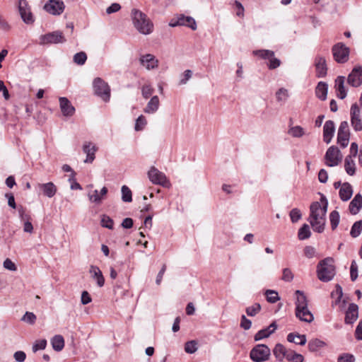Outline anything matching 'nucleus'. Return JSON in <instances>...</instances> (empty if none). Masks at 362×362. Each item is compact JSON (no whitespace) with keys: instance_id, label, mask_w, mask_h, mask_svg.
<instances>
[{"instance_id":"nucleus-1","label":"nucleus","mask_w":362,"mask_h":362,"mask_svg":"<svg viewBox=\"0 0 362 362\" xmlns=\"http://www.w3.org/2000/svg\"><path fill=\"white\" fill-rule=\"evenodd\" d=\"M328 202L324 195H322L320 202H315L310 206L309 222L313 230L322 233L325 229V215L327 210Z\"/></svg>"},{"instance_id":"nucleus-2","label":"nucleus","mask_w":362,"mask_h":362,"mask_svg":"<svg viewBox=\"0 0 362 362\" xmlns=\"http://www.w3.org/2000/svg\"><path fill=\"white\" fill-rule=\"evenodd\" d=\"M131 16L134 26L140 33L149 35L153 32V24L144 13L134 8Z\"/></svg>"},{"instance_id":"nucleus-3","label":"nucleus","mask_w":362,"mask_h":362,"mask_svg":"<svg viewBox=\"0 0 362 362\" xmlns=\"http://www.w3.org/2000/svg\"><path fill=\"white\" fill-rule=\"evenodd\" d=\"M317 277L324 282L331 281L335 275L334 260L327 257L320 261L317 265Z\"/></svg>"},{"instance_id":"nucleus-4","label":"nucleus","mask_w":362,"mask_h":362,"mask_svg":"<svg viewBox=\"0 0 362 362\" xmlns=\"http://www.w3.org/2000/svg\"><path fill=\"white\" fill-rule=\"evenodd\" d=\"M334 59L339 64H344L349 60L350 49L342 42H338L332 48Z\"/></svg>"},{"instance_id":"nucleus-5","label":"nucleus","mask_w":362,"mask_h":362,"mask_svg":"<svg viewBox=\"0 0 362 362\" xmlns=\"http://www.w3.org/2000/svg\"><path fill=\"white\" fill-rule=\"evenodd\" d=\"M270 356V349L264 344H257L250 351V357L254 362L267 361Z\"/></svg>"},{"instance_id":"nucleus-6","label":"nucleus","mask_w":362,"mask_h":362,"mask_svg":"<svg viewBox=\"0 0 362 362\" xmlns=\"http://www.w3.org/2000/svg\"><path fill=\"white\" fill-rule=\"evenodd\" d=\"M93 85L95 93L100 96L104 101H109L110 89L107 83L102 78H96L94 79Z\"/></svg>"},{"instance_id":"nucleus-7","label":"nucleus","mask_w":362,"mask_h":362,"mask_svg":"<svg viewBox=\"0 0 362 362\" xmlns=\"http://www.w3.org/2000/svg\"><path fill=\"white\" fill-rule=\"evenodd\" d=\"M342 160V155L337 147L330 146L325 155V164L329 167H334L339 164Z\"/></svg>"},{"instance_id":"nucleus-8","label":"nucleus","mask_w":362,"mask_h":362,"mask_svg":"<svg viewBox=\"0 0 362 362\" xmlns=\"http://www.w3.org/2000/svg\"><path fill=\"white\" fill-rule=\"evenodd\" d=\"M149 180L155 185H160L165 187H169L170 183L165 175L159 171L155 167H151L148 173Z\"/></svg>"},{"instance_id":"nucleus-9","label":"nucleus","mask_w":362,"mask_h":362,"mask_svg":"<svg viewBox=\"0 0 362 362\" xmlns=\"http://www.w3.org/2000/svg\"><path fill=\"white\" fill-rule=\"evenodd\" d=\"M40 40V45H46L63 43L66 41V39L62 32L54 31L46 35H41Z\"/></svg>"},{"instance_id":"nucleus-10","label":"nucleus","mask_w":362,"mask_h":362,"mask_svg":"<svg viewBox=\"0 0 362 362\" xmlns=\"http://www.w3.org/2000/svg\"><path fill=\"white\" fill-rule=\"evenodd\" d=\"M349 136L350 132L348 122L346 121L341 122L337 133L338 144L342 148L346 147L349 144Z\"/></svg>"},{"instance_id":"nucleus-11","label":"nucleus","mask_w":362,"mask_h":362,"mask_svg":"<svg viewBox=\"0 0 362 362\" xmlns=\"http://www.w3.org/2000/svg\"><path fill=\"white\" fill-rule=\"evenodd\" d=\"M360 113L358 105L356 103L353 104L350 110L351 124L356 132L362 130V119Z\"/></svg>"},{"instance_id":"nucleus-12","label":"nucleus","mask_w":362,"mask_h":362,"mask_svg":"<svg viewBox=\"0 0 362 362\" xmlns=\"http://www.w3.org/2000/svg\"><path fill=\"white\" fill-rule=\"evenodd\" d=\"M18 10L21 18L25 23L32 24L34 22V17L25 0L18 1Z\"/></svg>"},{"instance_id":"nucleus-13","label":"nucleus","mask_w":362,"mask_h":362,"mask_svg":"<svg viewBox=\"0 0 362 362\" xmlns=\"http://www.w3.org/2000/svg\"><path fill=\"white\" fill-rule=\"evenodd\" d=\"M18 10L21 18L25 23L32 24L34 22V17L25 0L18 1Z\"/></svg>"},{"instance_id":"nucleus-14","label":"nucleus","mask_w":362,"mask_h":362,"mask_svg":"<svg viewBox=\"0 0 362 362\" xmlns=\"http://www.w3.org/2000/svg\"><path fill=\"white\" fill-rule=\"evenodd\" d=\"M18 10L21 18L25 23L32 24L34 22V17L25 0L18 1Z\"/></svg>"},{"instance_id":"nucleus-15","label":"nucleus","mask_w":362,"mask_h":362,"mask_svg":"<svg viewBox=\"0 0 362 362\" xmlns=\"http://www.w3.org/2000/svg\"><path fill=\"white\" fill-rule=\"evenodd\" d=\"M64 4L60 0H49L44 6L45 10L52 15H59L64 10Z\"/></svg>"},{"instance_id":"nucleus-16","label":"nucleus","mask_w":362,"mask_h":362,"mask_svg":"<svg viewBox=\"0 0 362 362\" xmlns=\"http://www.w3.org/2000/svg\"><path fill=\"white\" fill-rule=\"evenodd\" d=\"M348 83L353 87H358L362 84V67L356 66L348 76Z\"/></svg>"},{"instance_id":"nucleus-17","label":"nucleus","mask_w":362,"mask_h":362,"mask_svg":"<svg viewBox=\"0 0 362 362\" xmlns=\"http://www.w3.org/2000/svg\"><path fill=\"white\" fill-rule=\"evenodd\" d=\"M315 66L317 77L323 78L327 75V66L326 59L324 57L317 56L315 57Z\"/></svg>"},{"instance_id":"nucleus-18","label":"nucleus","mask_w":362,"mask_h":362,"mask_svg":"<svg viewBox=\"0 0 362 362\" xmlns=\"http://www.w3.org/2000/svg\"><path fill=\"white\" fill-rule=\"evenodd\" d=\"M83 151L86 154V158L84 163H92L95 158V153L97 151L96 146L91 142H85L83 145Z\"/></svg>"},{"instance_id":"nucleus-19","label":"nucleus","mask_w":362,"mask_h":362,"mask_svg":"<svg viewBox=\"0 0 362 362\" xmlns=\"http://www.w3.org/2000/svg\"><path fill=\"white\" fill-rule=\"evenodd\" d=\"M335 125L333 121L327 120L323 127V141L326 144H329L334 136Z\"/></svg>"},{"instance_id":"nucleus-20","label":"nucleus","mask_w":362,"mask_h":362,"mask_svg":"<svg viewBox=\"0 0 362 362\" xmlns=\"http://www.w3.org/2000/svg\"><path fill=\"white\" fill-rule=\"evenodd\" d=\"M59 105L64 116L71 117L74 114L75 108L66 98H59Z\"/></svg>"},{"instance_id":"nucleus-21","label":"nucleus","mask_w":362,"mask_h":362,"mask_svg":"<svg viewBox=\"0 0 362 362\" xmlns=\"http://www.w3.org/2000/svg\"><path fill=\"white\" fill-rule=\"evenodd\" d=\"M107 193V188L106 187H103L100 192H98L97 189L90 191L88 193V197L90 202L96 204H100Z\"/></svg>"},{"instance_id":"nucleus-22","label":"nucleus","mask_w":362,"mask_h":362,"mask_svg":"<svg viewBox=\"0 0 362 362\" xmlns=\"http://www.w3.org/2000/svg\"><path fill=\"white\" fill-rule=\"evenodd\" d=\"M139 61L141 65L145 66L148 70L156 69L158 65V59L151 54L141 56Z\"/></svg>"},{"instance_id":"nucleus-23","label":"nucleus","mask_w":362,"mask_h":362,"mask_svg":"<svg viewBox=\"0 0 362 362\" xmlns=\"http://www.w3.org/2000/svg\"><path fill=\"white\" fill-rule=\"evenodd\" d=\"M358 307L355 303H351L346 312L345 322L353 324L358 317Z\"/></svg>"},{"instance_id":"nucleus-24","label":"nucleus","mask_w":362,"mask_h":362,"mask_svg":"<svg viewBox=\"0 0 362 362\" xmlns=\"http://www.w3.org/2000/svg\"><path fill=\"white\" fill-rule=\"evenodd\" d=\"M89 273L91 278L96 281L97 285L99 287H103L104 286L105 278L98 267L90 265L89 268Z\"/></svg>"},{"instance_id":"nucleus-25","label":"nucleus","mask_w":362,"mask_h":362,"mask_svg":"<svg viewBox=\"0 0 362 362\" xmlns=\"http://www.w3.org/2000/svg\"><path fill=\"white\" fill-rule=\"evenodd\" d=\"M280 297L276 291L273 290V313L278 316H283L286 313L283 303L280 302Z\"/></svg>"},{"instance_id":"nucleus-26","label":"nucleus","mask_w":362,"mask_h":362,"mask_svg":"<svg viewBox=\"0 0 362 362\" xmlns=\"http://www.w3.org/2000/svg\"><path fill=\"white\" fill-rule=\"evenodd\" d=\"M345 77L338 76L335 79L334 88L337 91V95L340 99H344L346 97L347 93L344 86Z\"/></svg>"},{"instance_id":"nucleus-27","label":"nucleus","mask_w":362,"mask_h":362,"mask_svg":"<svg viewBox=\"0 0 362 362\" xmlns=\"http://www.w3.org/2000/svg\"><path fill=\"white\" fill-rule=\"evenodd\" d=\"M362 208V195L356 194L354 199L351 201L349 206V211L351 214H357Z\"/></svg>"},{"instance_id":"nucleus-28","label":"nucleus","mask_w":362,"mask_h":362,"mask_svg":"<svg viewBox=\"0 0 362 362\" xmlns=\"http://www.w3.org/2000/svg\"><path fill=\"white\" fill-rule=\"evenodd\" d=\"M296 316L300 321L305 322H311L314 320L313 313L308 309V307H305L303 309H299L296 310Z\"/></svg>"},{"instance_id":"nucleus-29","label":"nucleus","mask_w":362,"mask_h":362,"mask_svg":"<svg viewBox=\"0 0 362 362\" xmlns=\"http://www.w3.org/2000/svg\"><path fill=\"white\" fill-rule=\"evenodd\" d=\"M339 197L342 201H348L353 194L352 186L349 182L343 183L339 189Z\"/></svg>"},{"instance_id":"nucleus-30","label":"nucleus","mask_w":362,"mask_h":362,"mask_svg":"<svg viewBox=\"0 0 362 362\" xmlns=\"http://www.w3.org/2000/svg\"><path fill=\"white\" fill-rule=\"evenodd\" d=\"M38 188L42 192L44 195L50 198L54 197L57 192V187L51 182L45 184H38Z\"/></svg>"},{"instance_id":"nucleus-31","label":"nucleus","mask_w":362,"mask_h":362,"mask_svg":"<svg viewBox=\"0 0 362 362\" xmlns=\"http://www.w3.org/2000/svg\"><path fill=\"white\" fill-rule=\"evenodd\" d=\"M160 100L157 95L153 96L144 109V112L146 114H153L159 108Z\"/></svg>"},{"instance_id":"nucleus-32","label":"nucleus","mask_w":362,"mask_h":362,"mask_svg":"<svg viewBox=\"0 0 362 362\" xmlns=\"http://www.w3.org/2000/svg\"><path fill=\"white\" fill-rule=\"evenodd\" d=\"M327 90L328 85L325 82L320 81L318 83L315 89L316 96L319 99L325 100L327 98Z\"/></svg>"},{"instance_id":"nucleus-33","label":"nucleus","mask_w":362,"mask_h":362,"mask_svg":"<svg viewBox=\"0 0 362 362\" xmlns=\"http://www.w3.org/2000/svg\"><path fill=\"white\" fill-rule=\"evenodd\" d=\"M252 54L255 57H257L259 59H268L269 62L267 63V66L269 69H272V52L269 50H268V49L254 50L252 52Z\"/></svg>"},{"instance_id":"nucleus-34","label":"nucleus","mask_w":362,"mask_h":362,"mask_svg":"<svg viewBox=\"0 0 362 362\" xmlns=\"http://www.w3.org/2000/svg\"><path fill=\"white\" fill-rule=\"evenodd\" d=\"M289 350L290 349H286L283 345L278 344L273 349V354L279 361H282L284 359L286 358Z\"/></svg>"},{"instance_id":"nucleus-35","label":"nucleus","mask_w":362,"mask_h":362,"mask_svg":"<svg viewBox=\"0 0 362 362\" xmlns=\"http://www.w3.org/2000/svg\"><path fill=\"white\" fill-rule=\"evenodd\" d=\"M354 157L346 156L344 160V169L346 173L353 176L356 173V163L354 160Z\"/></svg>"},{"instance_id":"nucleus-36","label":"nucleus","mask_w":362,"mask_h":362,"mask_svg":"<svg viewBox=\"0 0 362 362\" xmlns=\"http://www.w3.org/2000/svg\"><path fill=\"white\" fill-rule=\"evenodd\" d=\"M296 310L303 309L308 306V300L305 294L300 291H296Z\"/></svg>"},{"instance_id":"nucleus-37","label":"nucleus","mask_w":362,"mask_h":362,"mask_svg":"<svg viewBox=\"0 0 362 362\" xmlns=\"http://www.w3.org/2000/svg\"><path fill=\"white\" fill-rule=\"evenodd\" d=\"M180 22L183 23L181 25L187 26L192 30H195L197 29V23L195 20L190 16H185L183 14L179 16Z\"/></svg>"},{"instance_id":"nucleus-38","label":"nucleus","mask_w":362,"mask_h":362,"mask_svg":"<svg viewBox=\"0 0 362 362\" xmlns=\"http://www.w3.org/2000/svg\"><path fill=\"white\" fill-rule=\"evenodd\" d=\"M52 345L53 349L57 351L62 350L64 346V340L63 337L61 335L54 336L52 339Z\"/></svg>"},{"instance_id":"nucleus-39","label":"nucleus","mask_w":362,"mask_h":362,"mask_svg":"<svg viewBox=\"0 0 362 362\" xmlns=\"http://www.w3.org/2000/svg\"><path fill=\"white\" fill-rule=\"evenodd\" d=\"M286 360L288 362H303L304 357L302 354H297L293 350H289L287 354Z\"/></svg>"},{"instance_id":"nucleus-40","label":"nucleus","mask_w":362,"mask_h":362,"mask_svg":"<svg viewBox=\"0 0 362 362\" xmlns=\"http://www.w3.org/2000/svg\"><path fill=\"white\" fill-rule=\"evenodd\" d=\"M325 346V343L318 339H313L308 342V349L310 351H317L318 349Z\"/></svg>"},{"instance_id":"nucleus-41","label":"nucleus","mask_w":362,"mask_h":362,"mask_svg":"<svg viewBox=\"0 0 362 362\" xmlns=\"http://www.w3.org/2000/svg\"><path fill=\"white\" fill-rule=\"evenodd\" d=\"M362 231V220L358 221L354 223L351 227L350 234L353 238L358 237Z\"/></svg>"},{"instance_id":"nucleus-42","label":"nucleus","mask_w":362,"mask_h":362,"mask_svg":"<svg viewBox=\"0 0 362 362\" xmlns=\"http://www.w3.org/2000/svg\"><path fill=\"white\" fill-rule=\"evenodd\" d=\"M121 191L122 201L124 202H131L132 201V194L130 189L127 186L123 185Z\"/></svg>"},{"instance_id":"nucleus-43","label":"nucleus","mask_w":362,"mask_h":362,"mask_svg":"<svg viewBox=\"0 0 362 362\" xmlns=\"http://www.w3.org/2000/svg\"><path fill=\"white\" fill-rule=\"evenodd\" d=\"M310 230L309 226L308 224H303V226L299 229L298 231V238L300 240H305L308 238L310 236Z\"/></svg>"},{"instance_id":"nucleus-44","label":"nucleus","mask_w":362,"mask_h":362,"mask_svg":"<svg viewBox=\"0 0 362 362\" xmlns=\"http://www.w3.org/2000/svg\"><path fill=\"white\" fill-rule=\"evenodd\" d=\"M276 98L277 102L281 103H285L288 98V90L284 88H280L276 93Z\"/></svg>"},{"instance_id":"nucleus-45","label":"nucleus","mask_w":362,"mask_h":362,"mask_svg":"<svg viewBox=\"0 0 362 362\" xmlns=\"http://www.w3.org/2000/svg\"><path fill=\"white\" fill-rule=\"evenodd\" d=\"M197 349V342L194 340L189 341L185 344V351L187 354H194Z\"/></svg>"},{"instance_id":"nucleus-46","label":"nucleus","mask_w":362,"mask_h":362,"mask_svg":"<svg viewBox=\"0 0 362 362\" xmlns=\"http://www.w3.org/2000/svg\"><path fill=\"white\" fill-rule=\"evenodd\" d=\"M329 220L331 226L334 230L339 225V214L337 211H333L329 214Z\"/></svg>"},{"instance_id":"nucleus-47","label":"nucleus","mask_w":362,"mask_h":362,"mask_svg":"<svg viewBox=\"0 0 362 362\" xmlns=\"http://www.w3.org/2000/svg\"><path fill=\"white\" fill-rule=\"evenodd\" d=\"M272 327V325H270L267 329H262L259 331L255 335V340L259 341L262 339L267 338L270 336L272 334V331L269 330L270 327Z\"/></svg>"},{"instance_id":"nucleus-48","label":"nucleus","mask_w":362,"mask_h":362,"mask_svg":"<svg viewBox=\"0 0 362 362\" xmlns=\"http://www.w3.org/2000/svg\"><path fill=\"white\" fill-rule=\"evenodd\" d=\"M153 92L154 89L149 83L144 84L141 88L142 96L146 99L148 98Z\"/></svg>"},{"instance_id":"nucleus-49","label":"nucleus","mask_w":362,"mask_h":362,"mask_svg":"<svg viewBox=\"0 0 362 362\" xmlns=\"http://www.w3.org/2000/svg\"><path fill=\"white\" fill-rule=\"evenodd\" d=\"M86 59L87 55L83 52H78L74 56V62L78 65L84 64Z\"/></svg>"},{"instance_id":"nucleus-50","label":"nucleus","mask_w":362,"mask_h":362,"mask_svg":"<svg viewBox=\"0 0 362 362\" xmlns=\"http://www.w3.org/2000/svg\"><path fill=\"white\" fill-rule=\"evenodd\" d=\"M36 319L37 317L33 313L26 312L22 317L21 320L29 325H33L35 324Z\"/></svg>"},{"instance_id":"nucleus-51","label":"nucleus","mask_w":362,"mask_h":362,"mask_svg":"<svg viewBox=\"0 0 362 362\" xmlns=\"http://www.w3.org/2000/svg\"><path fill=\"white\" fill-rule=\"evenodd\" d=\"M114 222L112 219L107 216V215H103L101 218V226L103 227L112 229L113 228Z\"/></svg>"},{"instance_id":"nucleus-52","label":"nucleus","mask_w":362,"mask_h":362,"mask_svg":"<svg viewBox=\"0 0 362 362\" xmlns=\"http://www.w3.org/2000/svg\"><path fill=\"white\" fill-rule=\"evenodd\" d=\"M261 306L259 303H255L254 305L247 307L246 308V313L249 316L256 315L260 310Z\"/></svg>"},{"instance_id":"nucleus-53","label":"nucleus","mask_w":362,"mask_h":362,"mask_svg":"<svg viewBox=\"0 0 362 362\" xmlns=\"http://www.w3.org/2000/svg\"><path fill=\"white\" fill-rule=\"evenodd\" d=\"M288 133L293 137H300L304 134V131L301 127L296 126L290 128Z\"/></svg>"},{"instance_id":"nucleus-54","label":"nucleus","mask_w":362,"mask_h":362,"mask_svg":"<svg viewBox=\"0 0 362 362\" xmlns=\"http://www.w3.org/2000/svg\"><path fill=\"white\" fill-rule=\"evenodd\" d=\"M350 277L352 281H355L358 278V266L355 260H353L351 264Z\"/></svg>"},{"instance_id":"nucleus-55","label":"nucleus","mask_w":362,"mask_h":362,"mask_svg":"<svg viewBox=\"0 0 362 362\" xmlns=\"http://www.w3.org/2000/svg\"><path fill=\"white\" fill-rule=\"evenodd\" d=\"M47 346V341L45 339H40L36 341L33 346V351L37 352L39 350H44Z\"/></svg>"},{"instance_id":"nucleus-56","label":"nucleus","mask_w":362,"mask_h":362,"mask_svg":"<svg viewBox=\"0 0 362 362\" xmlns=\"http://www.w3.org/2000/svg\"><path fill=\"white\" fill-rule=\"evenodd\" d=\"M146 119L145 118L144 116L143 115H140L136 121V124H135V130L136 131H141L142 130L144 127L146 126Z\"/></svg>"},{"instance_id":"nucleus-57","label":"nucleus","mask_w":362,"mask_h":362,"mask_svg":"<svg viewBox=\"0 0 362 362\" xmlns=\"http://www.w3.org/2000/svg\"><path fill=\"white\" fill-rule=\"evenodd\" d=\"M355 357L354 355L348 353H344L339 356L337 362H354Z\"/></svg>"},{"instance_id":"nucleus-58","label":"nucleus","mask_w":362,"mask_h":362,"mask_svg":"<svg viewBox=\"0 0 362 362\" xmlns=\"http://www.w3.org/2000/svg\"><path fill=\"white\" fill-rule=\"evenodd\" d=\"M291 220L293 223L298 222L301 218V213L298 209H293L290 212Z\"/></svg>"},{"instance_id":"nucleus-59","label":"nucleus","mask_w":362,"mask_h":362,"mask_svg":"<svg viewBox=\"0 0 362 362\" xmlns=\"http://www.w3.org/2000/svg\"><path fill=\"white\" fill-rule=\"evenodd\" d=\"M332 296L333 298L334 296L337 297L335 303H338L341 300V298L343 296V291H342V288L339 284L336 285L335 291L332 293Z\"/></svg>"},{"instance_id":"nucleus-60","label":"nucleus","mask_w":362,"mask_h":362,"mask_svg":"<svg viewBox=\"0 0 362 362\" xmlns=\"http://www.w3.org/2000/svg\"><path fill=\"white\" fill-rule=\"evenodd\" d=\"M4 267L9 271H16L17 267L16 264L8 258L6 259L3 263Z\"/></svg>"},{"instance_id":"nucleus-61","label":"nucleus","mask_w":362,"mask_h":362,"mask_svg":"<svg viewBox=\"0 0 362 362\" xmlns=\"http://www.w3.org/2000/svg\"><path fill=\"white\" fill-rule=\"evenodd\" d=\"M192 76V72L191 70L187 69V70L185 71V72L182 75V78L180 81V85L186 84L187 82L189 80V78H191Z\"/></svg>"},{"instance_id":"nucleus-62","label":"nucleus","mask_w":362,"mask_h":362,"mask_svg":"<svg viewBox=\"0 0 362 362\" xmlns=\"http://www.w3.org/2000/svg\"><path fill=\"white\" fill-rule=\"evenodd\" d=\"M304 255L308 258H313L315 255V249L312 246H306L304 248Z\"/></svg>"},{"instance_id":"nucleus-63","label":"nucleus","mask_w":362,"mask_h":362,"mask_svg":"<svg viewBox=\"0 0 362 362\" xmlns=\"http://www.w3.org/2000/svg\"><path fill=\"white\" fill-rule=\"evenodd\" d=\"M13 357L18 362H23L26 358V354L23 351H18L14 353Z\"/></svg>"},{"instance_id":"nucleus-64","label":"nucleus","mask_w":362,"mask_h":362,"mask_svg":"<svg viewBox=\"0 0 362 362\" xmlns=\"http://www.w3.org/2000/svg\"><path fill=\"white\" fill-rule=\"evenodd\" d=\"M355 336L358 340H362V320L358 322L356 328Z\"/></svg>"}]
</instances>
